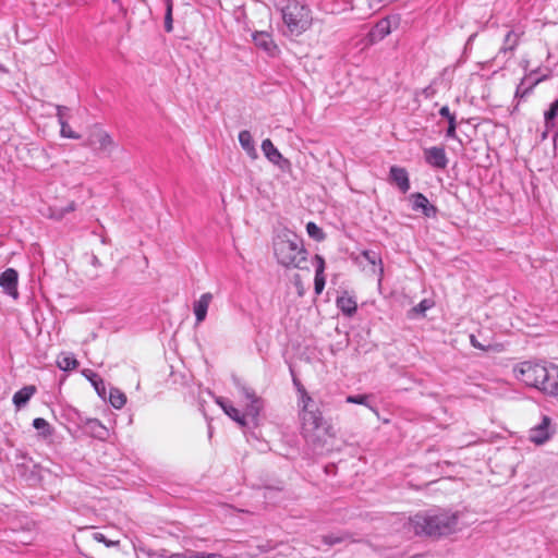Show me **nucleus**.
I'll use <instances>...</instances> for the list:
<instances>
[{"instance_id":"6ab92c4d","label":"nucleus","mask_w":558,"mask_h":558,"mask_svg":"<svg viewBox=\"0 0 558 558\" xmlns=\"http://www.w3.org/2000/svg\"><path fill=\"white\" fill-rule=\"evenodd\" d=\"M239 142L241 147L246 151V154L252 157H257V151L254 145L253 137L247 130H243L239 133Z\"/></svg>"},{"instance_id":"ea45409f","label":"nucleus","mask_w":558,"mask_h":558,"mask_svg":"<svg viewBox=\"0 0 558 558\" xmlns=\"http://www.w3.org/2000/svg\"><path fill=\"white\" fill-rule=\"evenodd\" d=\"M439 114L444 118H446L448 121H450V117H456L454 114H452L449 110V107L448 106H444L440 108L439 110Z\"/></svg>"},{"instance_id":"412c9836","label":"nucleus","mask_w":558,"mask_h":558,"mask_svg":"<svg viewBox=\"0 0 558 558\" xmlns=\"http://www.w3.org/2000/svg\"><path fill=\"white\" fill-rule=\"evenodd\" d=\"M558 119V99L555 100L549 109L544 113L545 128L547 131L551 130L556 125V120Z\"/></svg>"},{"instance_id":"4468645a","label":"nucleus","mask_w":558,"mask_h":558,"mask_svg":"<svg viewBox=\"0 0 558 558\" xmlns=\"http://www.w3.org/2000/svg\"><path fill=\"white\" fill-rule=\"evenodd\" d=\"M213 301L210 292L203 293L197 301L193 304V312L196 318V324L199 325L206 319L209 304Z\"/></svg>"},{"instance_id":"bb28decb","label":"nucleus","mask_w":558,"mask_h":558,"mask_svg":"<svg viewBox=\"0 0 558 558\" xmlns=\"http://www.w3.org/2000/svg\"><path fill=\"white\" fill-rule=\"evenodd\" d=\"M166 4V13H165V31L167 33H171L173 29V19H172V0H165Z\"/></svg>"},{"instance_id":"a211bd4d","label":"nucleus","mask_w":558,"mask_h":558,"mask_svg":"<svg viewBox=\"0 0 558 558\" xmlns=\"http://www.w3.org/2000/svg\"><path fill=\"white\" fill-rule=\"evenodd\" d=\"M37 389L33 385L24 386L13 395L12 401L17 410L25 407L31 398L36 393Z\"/></svg>"},{"instance_id":"aec40b11","label":"nucleus","mask_w":558,"mask_h":558,"mask_svg":"<svg viewBox=\"0 0 558 558\" xmlns=\"http://www.w3.org/2000/svg\"><path fill=\"white\" fill-rule=\"evenodd\" d=\"M336 303L338 308L347 316H352L356 312L357 304L351 296H339Z\"/></svg>"},{"instance_id":"f8f14e48","label":"nucleus","mask_w":558,"mask_h":558,"mask_svg":"<svg viewBox=\"0 0 558 558\" xmlns=\"http://www.w3.org/2000/svg\"><path fill=\"white\" fill-rule=\"evenodd\" d=\"M253 41L256 47L263 49L269 56H275L278 47L275 44L272 36L267 32H256L253 34Z\"/></svg>"},{"instance_id":"2eb2a0df","label":"nucleus","mask_w":558,"mask_h":558,"mask_svg":"<svg viewBox=\"0 0 558 558\" xmlns=\"http://www.w3.org/2000/svg\"><path fill=\"white\" fill-rule=\"evenodd\" d=\"M262 150L265 157L274 165L282 168L281 162L284 165H289V160L284 159L281 153L275 147L272 142L269 138H266L262 142Z\"/></svg>"},{"instance_id":"7c9ffc66","label":"nucleus","mask_w":558,"mask_h":558,"mask_svg":"<svg viewBox=\"0 0 558 558\" xmlns=\"http://www.w3.org/2000/svg\"><path fill=\"white\" fill-rule=\"evenodd\" d=\"M306 231L308 236L315 241H323L325 239L323 230L315 222H308L306 225Z\"/></svg>"},{"instance_id":"0eeeda50","label":"nucleus","mask_w":558,"mask_h":558,"mask_svg":"<svg viewBox=\"0 0 558 558\" xmlns=\"http://www.w3.org/2000/svg\"><path fill=\"white\" fill-rule=\"evenodd\" d=\"M113 145L111 136L100 126H93L86 140V146L93 150L110 151Z\"/></svg>"},{"instance_id":"37998d69","label":"nucleus","mask_w":558,"mask_h":558,"mask_svg":"<svg viewBox=\"0 0 558 558\" xmlns=\"http://www.w3.org/2000/svg\"><path fill=\"white\" fill-rule=\"evenodd\" d=\"M210 553L193 551L194 558H207Z\"/></svg>"},{"instance_id":"9d476101","label":"nucleus","mask_w":558,"mask_h":558,"mask_svg":"<svg viewBox=\"0 0 558 558\" xmlns=\"http://www.w3.org/2000/svg\"><path fill=\"white\" fill-rule=\"evenodd\" d=\"M17 283L19 274L14 268H7L0 275V287L3 292L15 300L19 298Z\"/></svg>"},{"instance_id":"c85d7f7f","label":"nucleus","mask_w":558,"mask_h":558,"mask_svg":"<svg viewBox=\"0 0 558 558\" xmlns=\"http://www.w3.org/2000/svg\"><path fill=\"white\" fill-rule=\"evenodd\" d=\"M88 425L95 437L104 439L108 435V429L98 420H90Z\"/></svg>"},{"instance_id":"dca6fc26","label":"nucleus","mask_w":558,"mask_h":558,"mask_svg":"<svg viewBox=\"0 0 558 558\" xmlns=\"http://www.w3.org/2000/svg\"><path fill=\"white\" fill-rule=\"evenodd\" d=\"M313 265L315 266V280H314V290L317 295H319L326 283L325 279V259L320 255H315L313 258Z\"/></svg>"},{"instance_id":"f03ea898","label":"nucleus","mask_w":558,"mask_h":558,"mask_svg":"<svg viewBox=\"0 0 558 558\" xmlns=\"http://www.w3.org/2000/svg\"><path fill=\"white\" fill-rule=\"evenodd\" d=\"M513 372L515 378L526 386L551 397L558 396V366L525 361L518 364Z\"/></svg>"},{"instance_id":"f257e3e1","label":"nucleus","mask_w":558,"mask_h":558,"mask_svg":"<svg viewBox=\"0 0 558 558\" xmlns=\"http://www.w3.org/2000/svg\"><path fill=\"white\" fill-rule=\"evenodd\" d=\"M458 512L446 509L422 511L409 519V530L415 535L442 537L457 531Z\"/></svg>"},{"instance_id":"4be33fe9","label":"nucleus","mask_w":558,"mask_h":558,"mask_svg":"<svg viewBox=\"0 0 558 558\" xmlns=\"http://www.w3.org/2000/svg\"><path fill=\"white\" fill-rule=\"evenodd\" d=\"M57 365L62 371H72L77 367L78 362L71 354H61L57 360Z\"/></svg>"},{"instance_id":"5701e85b","label":"nucleus","mask_w":558,"mask_h":558,"mask_svg":"<svg viewBox=\"0 0 558 558\" xmlns=\"http://www.w3.org/2000/svg\"><path fill=\"white\" fill-rule=\"evenodd\" d=\"M109 402L114 409H121L126 403V397L121 390L111 388L109 392Z\"/></svg>"},{"instance_id":"a878e982","label":"nucleus","mask_w":558,"mask_h":558,"mask_svg":"<svg viewBox=\"0 0 558 558\" xmlns=\"http://www.w3.org/2000/svg\"><path fill=\"white\" fill-rule=\"evenodd\" d=\"M95 390L100 397H104L106 393L105 381L100 378L96 373L90 372V375H86Z\"/></svg>"},{"instance_id":"1a4fd4ad","label":"nucleus","mask_w":558,"mask_h":558,"mask_svg":"<svg viewBox=\"0 0 558 558\" xmlns=\"http://www.w3.org/2000/svg\"><path fill=\"white\" fill-rule=\"evenodd\" d=\"M399 16L392 15L385 19H381L369 32V39L372 43L379 41L384 39L387 35L391 33V29L399 25Z\"/></svg>"},{"instance_id":"6e6552de","label":"nucleus","mask_w":558,"mask_h":558,"mask_svg":"<svg viewBox=\"0 0 558 558\" xmlns=\"http://www.w3.org/2000/svg\"><path fill=\"white\" fill-rule=\"evenodd\" d=\"M554 434L551 429V420L547 415L542 417L541 423L532 427L529 432V439L535 445H544Z\"/></svg>"},{"instance_id":"c03bdc74","label":"nucleus","mask_w":558,"mask_h":558,"mask_svg":"<svg viewBox=\"0 0 558 558\" xmlns=\"http://www.w3.org/2000/svg\"><path fill=\"white\" fill-rule=\"evenodd\" d=\"M114 2H118L119 0H113Z\"/></svg>"},{"instance_id":"473e14b6","label":"nucleus","mask_w":558,"mask_h":558,"mask_svg":"<svg viewBox=\"0 0 558 558\" xmlns=\"http://www.w3.org/2000/svg\"><path fill=\"white\" fill-rule=\"evenodd\" d=\"M60 135L64 138L78 140L81 137L80 134L71 130L68 122H62V124H60Z\"/></svg>"},{"instance_id":"cd10ccee","label":"nucleus","mask_w":558,"mask_h":558,"mask_svg":"<svg viewBox=\"0 0 558 558\" xmlns=\"http://www.w3.org/2000/svg\"><path fill=\"white\" fill-rule=\"evenodd\" d=\"M519 43V34H517L514 31H509L507 35L505 36V41L502 46L504 51L513 50Z\"/></svg>"},{"instance_id":"e433bc0d","label":"nucleus","mask_w":558,"mask_h":558,"mask_svg":"<svg viewBox=\"0 0 558 558\" xmlns=\"http://www.w3.org/2000/svg\"><path fill=\"white\" fill-rule=\"evenodd\" d=\"M93 538L98 543H104L107 547H112L118 544V542L108 541L106 536L100 532H94Z\"/></svg>"},{"instance_id":"f704fd0d","label":"nucleus","mask_w":558,"mask_h":558,"mask_svg":"<svg viewBox=\"0 0 558 558\" xmlns=\"http://www.w3.org/2000/svg\"><path fill=\"white\" fill-rule=\"evenodd\" d=\"M172 554L167 549H156L148 551V558H172Z\"/></svg>"},{"instance_id":"9b49d317","label":"nucleus","mask_w":558,"mask_h":558,"mask_svg":"<svg viewBox=\"0 0 558 558\" xmlns=\"http://www.w3.org/2000/svg\"><path fill=\"white\" fill-rule=\"evenodd\" d=\"M426 162L438 169H445L448 165V158L442 147L433 146L424 150Z\"/></svg>"},{"instance_id":"ddd939ff","label":"nucleus","mask_w":558,"mask_h":558,"mask_svg":"<svg viewBox=\"0 0 558 558\" xmlns=\"http://www.w3.org/2000/svg\"><path fill=\"white\" fill-rule=\"evenodd\" d=\"M412 198V208L414 210H422L425 217H435L437 214V208L429 204V201L422 193H414L411 195Z\"/></svg>"},{"instance_id":"423d86ee","label":"nucleus","mask_w":558,"mask_h":558,"mask_svg":"<svg viewBox=\"0 0 558 558\" xmlns=\"http://www.w3.org/2000/svg\"><path fill=\"white\" fill-rule=\"evenodd\" d=\"M235 386L239 389V391L242 393L246 401V409L245 413L241 414L240 411L234 408L227 399L225 398H217L216 402L220 405V408L223 410V412L232 418L234 422L240 424L241 426L246 425L245 417L250 416L253 420H256L259 415V412L263 409V400L256 396L255 391L242 384L240 380H235Z\"/></svg>"},{"instance_id":"72a5a7b5","label":"nucleus","mask_w":558,"mask_h":558,"mask_svg":"<svg viewBox=\"0 0 558 558\" xmlns=\"http://www.w3.org/2000/svg\"><path fill=\"white\" fill-rule=\"evenodd\" d=\"M456 130H457L456 117H450V121H448V128L446 131V137L458 140L459 143L461 144V141L457 136Z\"/></svg>"},{"instance_id":"c756f323","label":"nucleus","mask_w":558,"mask_h":558,"mask_svg":"<svg viewBox=\"0 0 558 558\" xmlns=\"http://www.w3.org/2000/svg\"><path fill=\"white\" fill-rule=\"evenodd\" d=\"M349 538L348 534L340 533V534H328L323 536V543L328 546H333L336 544L342 543Z\"/></svg>"},{"instance_id":"20e7f679","label":"nucleus","mask_w":558,"mask_h":558,"mask_svg":"<svg viewBox=\"0 0 558 558\" xmlns=\"http://www.w3.org/2000/svg\"><path fill=\"white\" fill-rule=\"evenodd\" d=\"M275 7L281 12L287 28L284 35L300 36L313 24L312 10L299 0H275Z\"/></svg>"},{"instance_id":"f3484780","label":"nucleus","mask_w":558,"mask_h":558,"mask_svg":"<svg viewBox=\"0 0 558 558\" xmlns=\"http://www.w3.org/2000/svg\"><path fill=\"white\" fill-rule=\"evenodd\" d=\"M390 179L400 189L402 193L410 190V181L408 172L404 168L392 166L390 168Z\"/></svg>"},{"instance_id":"4c0bfd02","label":"nucleus","mask_w":558,"mask_h":558,"mask_svg":"<svg viewBox=\"0 0 558 558\" xmlns=\"http://www.w3.org/2000/svg\"><path fill=\"white\" fill-rule=\"evenodd\" d=\"M56 110H57V118H58V122L59 124H62V122H68L66 121V113L69 111V108L65 107V106H56Z\"/></svg>"},{"instance_id":"39448f33","label":"nucleus","mask_w":558,"mask_h":558,"mask_svg":"<svg viewBox=\"0 0 558 558\" xmlns=\"http://www.w3.org/2000/svg\"><path fill=\"white\" fill-rule=\"evenodd\" d=\"M293 383L300 391V405H301V420L303 435L308 442L313 445L322 444L319 432H325V422L320 411L315 407L313 399L300 384V381L293 377Z\"/></svg>"},{"instance_id":"b1692460","label":"nucleus","mask_w":558,"mask_h":558,"mask_svg":"<svg viewBox=\"0 0 558 558\" xmlns=\"http://www.w3.org/2000/svg\"><path fill=\"white\" fill-rule=\"evenodd\" d=\"M33 426L38 430L39 435L45 438L52 435V428L50 424L43 417L35 418L33 421Z\"/></svg>"},{"instance_id":"58836bf2","label":"nucleus","mask_w":558,"mask_h":558,"mask_svg":"<svg viewBox=\"0 0 558 558\" xmlns=\"http://www.w3.org/2000/svg\"><path fill=\"white\" fill-rule=\"evenodd\" d=\"M470 342H471L472 347H474V348H476V349L484 350V351L487 349L484 344H482V343L476 339V337H475L474 335H471V336H470Z\"/></svg>"},{"instance_id":"7ed1b4c3","label":"nucleus","mask_w":558,"mask_h":558,"mask_svg":"<svg viewBox=\"0 0 558 558\" xmlns=\"http://www.w3.org/2000/svg\"><path fill=\"white\" fill-rule=\"evenodd\" d=\"M274 253L283 267L307 269V252L302 240L291 231H283L275 238Z\"/></svg>"},{"instance_id":"79ce46f5","label":"nucleus","mask_w":558,"mask_h":558,"mask_svg":"<svg viewBox=\"0 0 558 558\" xmlns=\"http://www.w3.org/2000/svg\"><path fill=\"white\" fill-rule=\"evenodd\" d=\"M172 558H194L193 551L173 553Z\"/></svg>"},{"instance_id":"a19ab883","label":"nucleus","mask_w":558,"mask_h":558,"mask_svg":"<svg viewBox=\"0 0 558 558\" xmlns=\"http://www.w3.org/2000/svg\"><path fill=\"white\" fill-rule=\"evenodd\" d=\"M364 257L372 264H376L377 259H378V256L376 253L374 252H369V251H366L364 252Z\"/></svg>"},{"instance_id":"c9c22d12","label":"nucleus","mask_w":558,"mask_h":558,"mask_svg":"<svg viewBox=\"0 0 558 558\" xmlns=\"http://www.w3.org/2000/svg\"><path fill=\"white\" fill-rule=\"evenodd\" d=\"M432 306L433 302L424 299L415 307H413V311L418 314H425V312L429 310Z\"/></svg>"},{"instance_id":"2f4dec72","label":"nucleus","mask_w":558,"mask_h":558,"mask_svg":"<svg viewBox=\"0 0 558 558\" xmlns=\"http://www.w3.org/2000/svg\"><path fill=\"white\" fill-rule=\"evenodd\" d=\"M368 396L367 395H354V396H348L345 401L348 403H354V404H362L367 408H369L373 411H376L369 403H368Z\"/></svg>"},{"instance_id":"393cba45","label":"nucleus","mask_w":558,"mask_h":558,"mask_svg":"<svg viewBox=\"0 0 558 558\" xmlns=\"http://www.w3.org/2000/svg\"><path fill=\"white\" fill-rule=\"evenodd\" d=\"M76 209L75 202H70L65 207L62 208H53L51 209L50 217L57 220H61L65 217V215L74 211Z\"/></svg>"}]
</instances>
